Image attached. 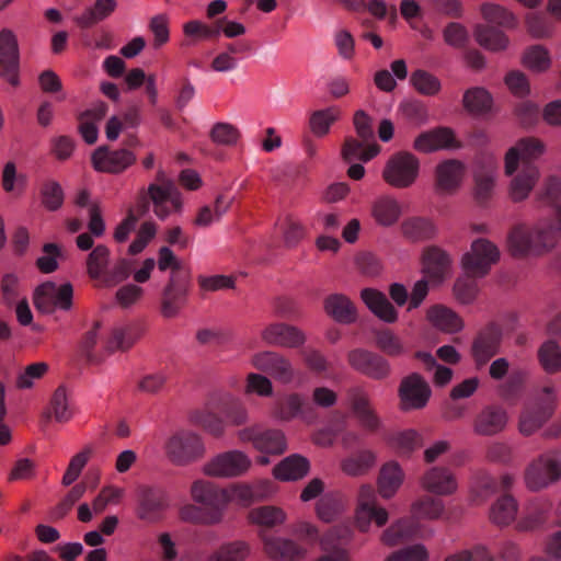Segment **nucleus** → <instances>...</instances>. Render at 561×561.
<instances>
[{
  "instance_id": "nucleus-59",
  "label": "nucleus",
  "mask_w": 561,
  "mask_h": 561,
  "mask_svg": "<svg viewBox=\"0 0 561 561\" xmlns=\"http://www.w3.org/2000/svg\"><path fill=\"white\" fill-rule=\"evenodd\" d=\"M191 421L216 437L221 436L225 432L224 421L208 408L194 411L191 414Z\"/></svg>"
},
{
  "instance_id": "nucleus-2",
  "label": "nucleus",
  "mask_w": 561,
  "mask_h": 561,
  "mask_svg": "<svg viewBox=\"0 0 561 561\" xmlns=\"http://www.w3.org/2000/svg\"><path fill=\"white\" fill-rule=\"evenodd\" d=\"M100 324L94 325L84 333L80 348L82 353L91 360L99 363L108 355L117 351H126L134 345L137 335L133 333L130 327L114 328L111 334L100 343Z\"/></svg>"
},
{
  "instance_id": "nucleus-55",
  "label": "nucleus",
  "mask_w": 561,
  "mask_h": 561,
  "mask_svg": "<svg viewBox=\"0 0 561 561\" xmlns=\"http://www.w3.org/2000/svg\"><path fill=\"white\" fill-rule=\"evenodd\" d=\"M50 410L54 419L59 423H67L75 416V408L68 400L67 390L58 387L50 400Z\"/></svg>"
},
{
  "instance_id": "nucleus-41",
  "label": "nucleus",
  "mask_w": 561,
  "mask_h": 561,
  "mask_svg": "<svg viewBox=\"0 0 561 561\" xmlns=\"http://www.w3.org/2000/svg\"><path fill=\"white\" fill-rule=\"evenodd\" d=\"M427 320L436 329L445 333H456L462 330L463 321L451 309L437 305L427 310Z\"/></svg>"
},
{
  "instance_id": "nucleus-49",
  "label": "nucleus",
  "mask_w": 561,
  "mask_h": 561,
  "mask_svg": "<svg viewBox=\"0 0 561 561\" xmlns=\"http://www.w3.org/2000/svg\"><path fill=\"white\" fill-rule=\"evenodd\" d=\"M341 115L342 111L336 105L314 111L309 117V128L314 136L324 137Z\"/></svg>"
},
{
  "instance_id": "nucleus-22",
  "label": "nucleus",
  "mask_w": 561,
  "mask_h": 561,
  "mask_svg": "<svg viewBox=\"0 0 561 561\" xmlns=\"http://www.w3.org/2000/svg\"><path fill=\"white\" fill-rule=\"evenodd\" d=\"M350 408L358 420L360 426L375 432L380 426V420L371 407L367 392L360 388H353L347 393Z\"/></svg>"
},
{
  "instance_id": "nucleus-1",
  "label": "nucleus",
  "mask_w": 561,
  "mask_h": 561,
  "mask_svg": "<svg viewBox=\"0 0 561 561\" xmlns=\"http://www.w3.org/2000/svg\"><path fill=\"white\" fill-rule=\"evenodd\" d=\"M561 237V206L557 205L549 218L541 219L533 230L518 226L508 236L513 256L539 255L552 250Z\"/></svg>"
},
{
  "instance_id": "nucleus-8",
  "label": "nucleus",
  "mask_w": 561,
  "mask_h": 561,
  "mask_svg": "<svg viewBox=\"0 0 561 561\" xmlns=\"http://www.w3.org/2000/svg\"><path fill=\"white\" fill-rule=\"evenodd\" d=\"M352 540L353 530L351 527H332L319 538L322 556L314 561H353L350 548Z\"/></svg>"
},
{
  "instance_id": "nucleus-17",
  "label": "nucleus",
  "mask_w": 561,
  "mask_h": 561,
  "mask_svg": "<svg viewBox=\"0 0 561 561\" xmlns=\"http://www.w3.org/2000/svg\"><path fill=\"white\" fill-rule=\"evenodd\" d=\"M264 551L267 557L275 561H299L307 557L308 550L296 541L260 533Z\"/></svg>"
},
{
  "instance_id": "nucleus-43",
  "label": "nucleus",
  "mask_w": 561,
  "mask_h": 561,
  "mask_svg": "<svg viewBox=\"0 0 561 561\" xmlns=\"http://www.w3.org/2000/svg\"><path fill=\"white\" fill-rule=\"evenodd\" d=\"M329 316L340 323H352L356 320V308L352 301L342 294L329 296L324 302Z\"/></svg>"
},
{
  "instance_id": "nucleus-32",
  "label": "nucleus",
  "mask_w": 561,
  "mask_h": 561,
  "mask_svg": "<svg viewBox=\"0 0 561 561\" xmlns=\"http://www.w3.org/2000/svg\"><path fill=\"white\" fill-rule=\"evenodd\" d=\"M306 408L305 398L300 393L291 392L272 404L270 415L277 421L285 422L298 416L306 419Z\"/></svg>"
},
{
  "instance_id": "nucleus-23",
  "label": "nucleus",
  "mask_w": 561,
  "mask_h": 561,
  "mask_svg": "<svg viewBox=\"0 0 561 561\" xmlns=\"http://www.w3.org/2000/svg\"><path fill=\"white\" fill-rule=\"evenodd\" d=\"M169 506V497L163 491L144 489L140 493L137 515L146 522H158Z\"/></svg>"
},
{
  "instance_id": "nucleus-24",
  "label": "nucleus",
  "mask_w": 561,
  "mask_h": 561,
  "mask_svg": "<svg viewBox=\"0 0 561 561\" xmlns=\"http://www.w3.org/2000/svg\"><path fill=\"white\" fill-rule=\"evenodd\" d=\"M370 216L377 226L389 228L400 220L402 206L396 197L381 195L371 202Z\"/></svg>"
},
{
  "instance_id": "nucleus-19",
  "label": "nucleus",
  "mask_w": 561,
  "mask_h": 561,
  "mask_svg": "<svg viewBox=\"0 0 561 561\" xmlns=\"http://www.w3.org/2000/svg\"><path fill=\"white\" fill-rule=\"evenodd\" d=\"M347 360L355 370L374 379H383L390 373L387 359L363 348L351 351L347 354Z\"/></svg>"
},
{
  "instance_id": "nucleus-52",
  "label": "nucleus",
  "mask_w": 561,
  "mask_h": 561,
  "mask_svg": "<svg viewBox=\"0 0 561 561\" xmlns=\"http://www.w3.org/2000/svg\"><path fill=\"white\" fill-rule=\"evenodd\" d=\"M463 106L465 108L474 115L484 114L492 107V96L483 88H472L463 94Z\"/></svg>"
},
{
  "instance_id": "nucleus-50",
  "label": "nucleus",
  "mask_w": 561,
  "mask_h": 561,
  "mask_svg": "<svg viewBox=\"0 0 561 561\" xmlns=\"http://www.w3.org/2000/svg\"><path fill=\"white\" fill-rule=\"evenodd\" d=\"M251 553L250 545L243 540L222 543L205 561H244Z\"/></svg>"
},
{
  "instance_id": "nucleus-31",
  "label": "nucleus",
  "mask_w": 561,
  "mask_h": 561,
  "mask_svg": "<svg viewBox=\"0 0 561 561\" xmlns=\"http://www.w3.org/2000/svg\"><path fill=\"white\" fill-rule=\"evenodd\" d=\"M423 272L430 280L439 283L449 273L450 257L437 247H428L423 251Z\"/></svg>"
},
{
  "instance_id": "nucleus-56",
  "label": "nucleus",
  "mask_w": 561,
  "mask_h": 561,
  "mask_svg": "<svg viewBox=\"0 0 561 561\" xmlns=\"http://www.w3.org/2000/svg\"><path fill=\"white\" fill-rule=\"evenodd\" d=\"M410 82L412 87L422 95H436L442 89L439 79L433 73L423 69L413 71L410 77Z\"/></svg>"
},
{
  "instance_id": "nucleus-3",
  "label": "nucleus",
  "mask_w": 561,
  "mask_h": 561,
  "mask_svg": "<svg viewBox=\"0 0 561 561\" xmlns=\"http://www.w3.org/2000/svg\"><path fill=\"white\" fill-rule=\"evenodd\" d=\"M561 479V449L540 454L526 468L524 480L530 491H540Z\"/></svg>"
},
{
  "instance_id": "nucleus-38",
  "label": "nucleus",
  "mask_w": 561,
  "mask_h": 561,
  "mask_svg": "<svg viewBox=\"0 0 561 561\" xmlns=\"http://www.w3.org/2000/svg\"><path fill=\"white\" fill-rule=\"evenodd\" d=\"M224 492L225 488H218L205 480H197L191 486L192 500L207 508L224 510Z\"/></svg>"
},
{
  "instance_id": "nucleus-21",
  "label": "nucleus",
  "mask_w": 561,
  "mask_h": 561,
  "mask_svg": "<svg viewBox=\"0 0 561 561\" xmlns=\"http://www.w3.org/2000/svg\"><path fill=\"white\" fill-rule=\"evenodd\" d=\"M262 340L268 345L297 348L306 343V334L297 327L287 323H272L261 332Z\"/></svg>"
},
{
  "instance_id": "nucleus-37",
  "label": "nucleus",
  "mask_w": 561,
  "mask_h": 561,
  "mask_svg": "<svg viewBox=\"0 0 561 561\" xmlns=\"http://www.w3.org/2000/svg\"><path fill=\"white\" fill-rule=\"evenodd\" d=\"M179 516L185 523L203 526H215L224 520L222 508H207L195 504L183 505Z\"/></svg>"
},
{
  "instance_id": "nucleus-29",
  "label": "nucleus",
  "mask_w": 561,
  "mask_h": 561,
  "mask_svg": "<svg viewBox=\"0 0 561 561\" xmlns=\"http://www.w3.org/2000/svg\"><path fill=\"white\" fill-rule=\"evenodd\" d=\"M436 190L439 193L451 194L461 184L465 175V165L458 160H446L435 170Z\"/></svg>"
},
{
  "instance_id": "nucleus-60",
  "label": "nucleus",
  "mask_w": 561,
  "mask_h": 561,
  "mask_svg": "<svg viewBox=\"0 0 561 561\" xmlns=\"http://www.w3.org/2000/svg\"><path fill=\"white\" fill-rule=\"evenodd\" d=\"M538 358L545 371L549 374L561 369V350L557 342H545L538 351Z\"/></svg>"
},
{
  "instance_id": "nucleus-47",
  "label": "nucleus",
  "mask_w": 561,
  "mask_h": 561,
  "mask_svg": "<svg viewBox=\"0 0 561 561\" xmlns=\"http://www.w3.org/2000/svg\"><path fill=\"white\" fill-rule=\"evenodd\" d=\"M402 234L413 241H425L436 234V227L432 220L422 217H412L401 224Z\"/></svg>"
},
{
  "instance_id": "nucleus-62",
  "label": "nucleus",
  "mask_w": 561,
  "mask_h": 561,
  "mask_svg": "<svg viewBox=\"0 0 561 561\" xmlns=\"http://www.w3.org/2000/svg\"><path fill=\"white\" fill-rule=\"evenodd\" d=\"M376 346L391 357H399L405 353L401 339L388 329L376 332Z\"/></svg>"
},
{
  "instance_id": "nucleus-33",
  "label": "nucleus",
  "mask_w": 561,
  "mask_h": 561,
  "mask_svg": "<svg viewBox=\"0 0 561 561\" xmlns=\"http://www.w3.org/2000/svg\"><path fill=\"white\" fill-rule=\"evenodd\" d=\"M540 176L537 165H526L512 179L508 194L513 202L526 199Z\"/></svg>"
},
{
  "instance_id": "nucleus-61",
  "label": "nucleus",
  "mask_w": 561,
  "mask_h": 561,
  "mask_svg": "<svg viewBox=\"0 0 561 561\" xmlns=\"http://www.w3.org/2000/svg\"><path fill=\"white\" fill-rule=\"evenodd\" d=\"M413 534L414 529L410 520L407 518H400L382 533L381 541L388 547H393L412 537Z\"/></svg>"
},
{
  "instance_id": "nucleus-25",
  "label": "nucleus",
  "mask_w": 561,
  "mask_h": 561,
  "mask_svg": "<svg viewBox=\"0 0 561 561\" xmlns=\"http://www.w3.org/2000/svg\"><path fill=\"white\" fill-rule=\"evenodd\" d=\"M416 151L428 153L456 148L455 134L450 128L439 127L419 135L413 144Z\"/></svg>"
},
{
  "instance_id": "nucleus-35",
  "label": "nucleus",
  "mask_w": 561,
  "mask_h": 561,
  "mask_svg": "<svg viewBox=\"0 0 561 561\" xmlns=\"http://www.w3.org/2000/svg\"><path fill=\"white\" fill-rule=\"evenodd\" d=\"M473 36L482 48L492 53L506 50L510 45L508 36L492 25L477 24L473 28Z\"/></svg>"
},
{
  "instance_id": "nucleus-48",
  "label": "nucleus",
  "mask_w": 561,
  "mask_h": 561,
  "mask_svg": "<svg viewBox=\"0 0 561 561\" xmlns=\"http://www.w3.org/2000/svg\"><path fill=\"white\" fill-rule=\"evenodd\" d=\"M403 482V472L397 462L382 466L378 479L379 493L383 499L392 497Z\"/></svg>"
},
{
  "instance_id": "nucleus-11",
  "label": "nucleus",
  "mask_w": 561,
  "mask_h": 561,
  "mask_svg": "<svg viewBox=\"0 0 561 561\" xmlns=\"http://www.w3.org/2000/svg\"><path fill=\"white\" fill-rule=\"evenodd\" d=\"M73 289L70 283L57 286L47 282L39 285L34 293V305L41 312L53 313L60 309L68 311L72 307Z\"/></svg>"
},
{
  "instance_id": "nucleus-27",
  "label": "nucleus",
  "mask_w": 561,
  "mask_h": 561,
  "mask_svg": "<svg viewBox=\"0 0 561 561\" xmlns=\"http://www.w3.org/2000/svg\"><path fill=\"white\" fill-rule=\"evenodd\" d=\"M188 276L184 279L170 276L169 284L164 288L161 312L165 318H174L184 305L187 290Z\"/></svg>"
},
{
  "instance_id": "nucleus-10",
  "label": "nucleus",
  "mask_w": 561,
  "mask_h": 561,
  "mask_svg": "<svg viewBox=\"0 0 561 561\" xmlns=\"http://www.w3.org/2000/svg\"><path fill=\"white\" fill-rule=\"evenodd\" d=\"M389 514L386 508L377 505V496L371 485H363L359 489L357 497V507L355 511V524L359 531L369 530L371 523L377 527L387 524Z\"/></svg>"
},
{
  "instance_id": "nucleus-4",
  "label": "nucleus",
  "mask_w": 561,
  "mask_h": 561,
  "mask_svg": "<svg viewBox=\"0 0 561 561\" xmlns=\"http://www.w3.org/2000/svg\"><path fill=\"white\" fill-rule=\"evenodd\" d=\"M420 160L408 151L393 153L382 169V180L393 188H408L419 178Z\"/></svg>"
},
{
  "instance_id": "nucleus-58",
  "label": "nucleus",
  "mask_w": 561,
  "mask_h": 561,
  "mask_svg": "<svg viewBox=\"0 0 561 561\" xmlns=\"http://www.w3.org/2000/svg\"><path fill=\"white\" fill-rule=\"evenodd\" d=\"M224 493V514L229 503L234 502L241 506L248 507L255 502L250 483H233L225 488Z\"/></svg>"
},
{
  "instance_id": "nucleus-6",
  "label": "nucleus",
  "mask_w": 561,
  "mask_h": 561,
  "mask_svg": "<svg viewBox=\"0 0 561 561\" xmlns=\"http://www.w3.org/2000/svg\"><path fill=\"white\" fill-rule=\"evenodd\" d=\"M557 407V392L554 387L546 386L535 401L529 403L520 415L519 431L524 435H531L539 430L553 414Z\"/></svg>"
},
{
  "instance_id": "nucleus-20",
  "label": "nucleus",
  "mask_w": 561,
  "mask_h": 561,
  "mask_svg": "<svg viewBox=\"0 0 561 561\" xmlns=\"http://www.w3.org/2000/svg\"><path fill=\"white\" fill-rule=\"evenodd\" d=\"M148 194L153 204V211L160 219H165L174 211H180L182 201L180 193L171 182L150 184Z\"/></svg>"
},
{
  "instance_id": "nucleus-15",
  "label": "nucleus",
  "mask_w": 561,
  "mask_h": 561,
  "mask_svg": "<svg viewBox=\"0 0 561 561\" xmlns=\"http://www.w3.org/2000/svg\"><path fill=\"white\" fill-rule=\"evenodd\" d=\"M432 394L428 383L414 373L402 379L399 388L401 409L404 411L424 408Z\"/></svg>"
},
{
  "instance_id": "nucleus-7",
  "label": "nucleus",
  "mask_w": 561,
  "mask_h": 561,
  "mask_svg": "<svg viewBox=\"0 0 561 561\" xmlns=\"http://www.w3.org/2000/svg\"><path fill=\"white\" fill-rule=\"evenodd\" d=\"M499 260V248L490 240L479 238L471 243L470 249L462 255L461 266L466 275L483 277Z\"/></svg>"
},
{
  "instance_id": "nucleus-64",
  "label": "nucleus",
  "mask_w": 561,
  "mask_h": 561,
  "mask_svg": "<svg viewBox=\"0 0 561 561\" xmlns=\"http://www.w3.org/2000/svg\"><path fill=\"white\" fill-rule=\"evenodd\" d=\"M110 263V250L105 245L95 247L87 259V270L91 278H100Z\"/></svg>"
},
{
  "instance_id": "nucleus-42",
  "label": "nucleus",
  "mask_w": 561,
  "mask_h": 561,
  "mask_svg": "<svg viewBox=\"0 0 561 561\" xmlns=\"http://www.w3.org/2000/svg\"><path fill=\"white\" fill-rule=\"evenodd\" d=\"M481 16L489 24L514 30L518 25L517 16L506 7L495 2H483L480 5Z\"/></svg>"
},
{
  "instance_id": "nucleus-12",
  "label": "nucleus",
  "mask_w": 561,
  "mask_h": 561,
  "mask_svg": "<svg viewBox=\"0 0 561 561\" xmlns=\"http://www.w3.org/2000/svg\"><path fill=\"white\" fill-rule=\"evenodd\" d=\"M237 437L241 443H252L263 454L280 455L287 449V440L280 430H262L254 425L238 431Z\"/></svg>"
},
{
  "instance_id": "nucleus-34",
  "label": "nucleus",
  "mask_w": 561,
  "mask_h": 561,
  "mask_svg": "<svg viewBox=\"0 0 561 561\" xmlns=\"http://www.w3.org/2000/svg\"><path fill=\"white\" fill-rule=\"evenodd\" d=\"M360 297L367 308L380 320L388 323L397 321L398 312L383 293L373 288H365L362 290Z\"/></svg>"
},
{
  "instance_id": "nucleus-51",
  "label": "nucleus",
  "mask_w": 561,
  "mask_h": 561,
  "mask_svg": "<svg viewBox=\"0 0 561 561\" xmlns=\"http://www.w3.org/2000/svg\"><path fill=\"white\" fill-rule=\"evenodd\" d=\"M249 522L261 527H274L286 520L285 512L275 506H260L248 514Z\"/></svg>"
},
{
  "instance_id": "nucleus-26",
  "label": "nucleus",
  "mask_w": 561,
  "mask_h": 561,
  "mask_svg": "<svg viewBox=\"0 0 561 561\" xmlns=\"http://www.w3.org/2000/svg\"><path fill=\"white\" fill-rule=\"evenodd\" d=\"M422 488L437 495H451L458 489L454 473L447 468L433 467L427 470L422 480Z\"/></svg>"
},
{
  "instance_id": "nucleus-63",
  "label": "nucleus",
  "mask_w": 561,
  "mask_h": 561,
  "mask_svg": "<svg viewBox=\"0 0 561 561\" xmlns=\"http://www.w3.org/2000/svg\"><path fill=\"white\" fill-rule=\"evenodd\" d=\"M523 64L525 67L535 72H543L548 70L551 65L548 49L541 45L529 47L524 53Z\"/></svg>"
},
{
  "instance_id": "nucleus-16",
  "label": "nucleus",
  "mask_w": 561,
  "mask_h": 561,
  "mask_svg": "<svg viewBox=\"0 0 561 561\" xmlns=\"http://www.w3.org/2000/svg\"><path fill=\"white\" fill-rule=\"evenodd\" d=\"M545 152L543 144L536 138L520 139L514 147L510 148L505 154V174L513 175L518 165H535L537 160Z\"/></svg>"
},
{
  "instance_id": "nucleus-40",
  "label": "nucleus",
  "mask_w": 561,
  "mask_h": 561,
  "mask_svg": "<svg viewBox=\"0 0 561 561\" xmlns=\"http://www.w3.org/2000/svg\"><path fill=\"white\" fill-rule=\"evenodd\" d=\"M551 510V503L546 500L530 502L525 514L517 520L516 529L518 531H531L543 525Z\"/></svg>"
},
{
  "instance_id": "nucleus-44",
  "label": "nucleus",
  "mask_w": 561,
  "mask_h": 561,
  "mask_svg": "<svg viewBox=\"0 0 561 561\" xmlns=\"http://www.w3.org/2000/svg\"><path fill=\"white\" fill-rule=\"evenodd\" d=\"M518 503L512 495H503L497 499L490 508V520L500 526H508L516 520Z\"/></svg>"
},
{
  "instance_id": "nucleus-30",
  "label": "nucleus",
  "mask_w": 561,
  "mask_h": 561,
  "mask_svg": "<svg viewBox=\"0 0 561 561\" xmlns=\"http://www.w3.org/2000/svg\"><path fill=\"white\" fill-rule=\"evenodd\" d=\"M507 424L506 412L497 407L483 409L476 417L473 431L480 436H493L504 431Z\"/></svg>"
},
{
  "instance_id": "nucleus-5",
  "label": "nucleus",
  "mask_w": 561,
  "mask_h": 561,
  "mask_svg": "<svg viewBox=\"0 0 561 561\" xmlns=\"http://www.w3.org/2000/svg\"><path fill=\"white\" fill-rule=\"evenodd\" d=\"M164 450L173 465L186 466L204 457L205 445L198 434L183 430L168 438Z\"/></svg>"
},
{
  "instance_id": "nucleus-28",
  "label": "nucleus",
  "mask_w": 561,
  "mask_h": 561,
  "mask_svg": "<svg viewBox=\"0 0 561 561\" xmlns=\"http://www.w3.org/2000/svg\"><path fill=\"white\" fill-rule=\"evenodd\" d=\"M501 339V330L495 324L489 325L478 335L472 345V355L479 366L499 352Z\"/></svg>"
},
{
  "instance_id": "nucleus-14",
  "label": "nucleus",
  "mask_w": 561,
  "mask_h": 561,
  "mask_svg": "<svg viewBox=\"0 0 561 561\" xmlns=\"http://www.w3.org/2000/svg\"><path fill=\"white\" fill-rule=\"evenodd\" d=\"M91 162L98 172L118 174L136 162V156L127 149L110 150L103 146L94 150Z\"/></svg>"
},
{
  "instance_id": "nucleus-36",
  "label": "nucleus",
  "mask_w": 561,
  "mask_h": 561,
  "mask_svg": "<svg viewBox=\"0 0 561 561\" xmlns=\"http://www.w3.org/2000/svg\"><path fill=\"white\" fill-rule=\"evenodd\" d=\"M310 463L306 457L298 454L284 458L273 468V476L280 481H296L306 477Z\"/></svg>"
},
{
  "instance_id": "nucleus-9",
  "label": "nucleus",
  "mask_w": 561,
  "mask_h": 561,
  "mask_svg": "<svg viewBox=\"0 0 561 561\" xmlns=\"http://www.w3.org/2000/svg\"><path fill=\"white\" fill-rule=\"evenodd\" d=\"M250 457L241 450H229L216 455L203 467L206 476L215 478H237L245 474L251 468Z\"/></svg>"
},
{
  "instance_id": "nucleus-45",
  "label": "nucleus",
  "mask_w": 561,
  "mask_h": 561,
  "mask_svg": "<svg viewBox=\"0 0 561 561\" xmlns=\"http://www.w3.org/2000/svg\"><path fill=\"white\" fill-rule=\"evenodd\" d=\"M496 491V480L489 472L480 470L473 473L470 481V500L472 503H483Z\"/></svg>"
},
{
  "instance_id": "nucleus-13",
  "label": "nucleus",
  "mask_w": 561,
  "mask_h": 561,
  "mask_svg": "<svg viewBox=\"0 0 561 561\" xmlns=\"http://www.w3.org/2000/svg\"><path fill=\"white\" fill-rule=\"evenodd\" d=\"M251 364L257 370L268 374L284 385L293 383L298 375L290 359L277 352L255 353L251 358Z\"/></svg>"
},
{
  "instance_id": "nucleus-18",
  "label": "nucleus",
  "mask_w": 561,
  "mask_h": 561,
  "mask_svg": "<svg viewBox=\"0 0 561 561\" xmlns=\"http://www.w3.org/2000/svg\"><path fill=\"white\" fill-rule=\"evenodd\" d=\"M0 68L1 77L16 87L19 84V46L13 32L7 28L0 32Z\"/></svg>"
},
{
  "instance_id": "nucleus-54",
  "label": "nucleus",
  "mask_w": 561,
  "mask_h": 561,
  "mask_svg": "<svg viewBox=\"0 0 561 561\" xmlns=\"http://www.w3.org/2000/svg\"><path fill=\"white\" fill-rule=\"evenodd\" d=\"M415 358L422 362L427 371H434L433 382L435 386L444 387L450 382L453 370L446 366L437 364L435 357L428 352H416Z\"/></svg>"
},
{
  "instance_id": "nucleus-39",
  "label": "nucleus",
  "mask_w": 561,
  "mask_h": 561,
  "mask_svg": "<svg viewBox=\"0 0 561 561\" xmlns=\"http://www.w3.org/2000/svg\"><path fill=\"white\" fill-rule=\"evenodd\" d=\"M380 152V146L376 140H363L350 137L345 139L342 148V157L345 161L352 162L359 160L368 162Z\"/></svg>"
},
{
  "instance_id": "nucleus-53",
  "label": "nucleus",
  "mask_w": 561,
  "mask_h": 561,
  "mask_svg": "<svg viewBox=\"0 0 561 561\" xmlns=\"http://www.w3.org/2000/svg\"><path fill=\"white\" fill-rule=\"evenodd\" d=\"M445 511L443 501L424 496L411 505V514L416 519H437Z\"/></svg>"
},
{
  "instance_id": "nucleus-46",
  "label": "nucleus",
  "mask_w": 561,
  "mask_h": 561,
  "mask_svg": "<svg viewBox=\"0 0 561 561\" xmlns=\"http://www.w3.org/2000/svg\"><path fill=\"white\" fill-rule=\"evenodd\" d=\"M116 7V0H95L94 4L76 16L75 21L81 27H90L107 19Z\"/></svg>"
},
{
  "instance_id": "nucleus-57",
  "label": "nucleus",
  "mask_w": 561,
  "mask_h": 561,
  "mask_svg": "<svg viewBox=\"0 0 561 561\" xmlns=\"http://www.w3.org/2000/svg\"><path fill=\"white\" fill-rule=\"evenodd\" d=\"M183 34L192 43L208 41L219 36L220 27H211L201 20H191L183 24Z\"/></svg>"
}]
</instances>
